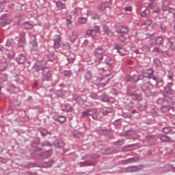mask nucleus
Segmentation results:
<instances>
[{
  "label": "nucleus",
  "mask_w": 175,
  "mask_h": 175,
  "mask_svg": "<svg viewBox=\"0 0 175 175\" xmlns=\"http://www.w3.org/2000/svg\"><path fill=\"white\" fill-rule=\"evenodd\" d=\"M105 53L106 50L102 46L96 48L93 51L94 57L98 59L99 62H103V57H105Z\"/></svg>",
  "instance_id": "1"
},
{
  "label": "nucleus",
  "mask_w": 175,
  "mask_h": 175,
  "mask_svg": "<svg viewBox=\"0 0 175 175\" xmlns=\"http://www.w3.org/2000/svg\"><path fill=\"white\" fill-rule=\"evenodd\" d=\"M163 43V38L161 36H158L157 38H152L149 40V46L150 47H154L155 46H161Z\"/></svg>",
  "instance_id": "2"
},
{
  "label": "nucleus",
  "mask_w": 175,
  "mask_h": 175,
  "mask_svg": "<svg viewBox=\"0 0 175 175\" xmlns=\"http://www.w3.org/2000/svg\"><path fill=\"white\" fill-rule=\"evenodd\" d=\"M110 80H111V75H106L103 77L101 79H98L97 80V83H98L100 85H106Z\"/></svg>",
  "instance_id": "3"
},
{
  "label": "nucleus",
  "mask_w": 175,
  "mask_h": 175,
  "mask_svg": "<svg viewBox=\"0 0 175 175\" xmlns=\"http://www.w3.org/2000/svg\"><path fill=\"white\" fill-rule=\"evenodd\" d=\"M42 75L45 77L44 81H49L51 79V70L49 68H44L42 70Z\"/></svg>",
  "instance_id": "4"
},
{
  "label": "nucleus",
  "mask_w": 175,
  "mask_h": 175,
  "mask_svg": "<svg viewBox=\"0 0 175 175\" xmlns=\"http://www.w3.org/2000/svg\"><path fill=\"white\" fill-rule=\"evenodd\" d=\"M101 64H106V65H113L114 64V60L109 56L105 55L103 57V62Z\"/></svg>",
  "instance_id": "5"
},
{
  "label": "nucleus",
  "mask_w": 175,
  "mask_h": 175,
  "mask_svg": "<svg viewBox=\"0 0 175 175\" xmlns=\"http://www.w3.org/2000/svg\"><path fill=\"white\" fill-rule=\"evenodd\" d=\"M53 42L55 49H59V46H61L59 44V42H61V36L58 35L55 36L53 38Z\"/></svg>",
  "instance_id": "6"
},
{
  "label": "nucleus",
  "mask_w": 175,
  "mask_h": 175,
  "mask_svg": "<svg viewBox=\"0 0 175 175\" xmlns=\"http://www.w3.org/2000/svg\"><path fill=\"white\" fill-rule=\"evenodd\" d=\"M70 40L72 42V43H75L76 40H77V38H79V33H77V31H72L71 34L69 36Z\"/></svg>",
  "instance_id": "7"
},
{
  "label": "nucleus",
  "mask_w": 175,
  "mask_h": 175,
  "mask_svg": "<svg viewBox=\"0 0 175 175\" xmlns=\"http://www.w3.org/2000/svg\"><path fill=\"white\" fill-rule=\"evenodd\" d=\"M16 61L18 63L23 64L27 61V57L23 55H18L16 57Z\"/></svg>",
  "instance_id": "8"
},
{
  "label": "nucleus",
  "mask_w": 175,
  "mask_h": 175,
  "mask_svg": "<svg viewBox=\"0 0 175 175\" xmlns=\"http://www.w3.org/2000/svg\"><path fill=\"white\" fill-rule=\"evenodd\" d=\"M103 31L105 32L108 36H114V32L111 31L110 29H109V27L107 25H104L103 26Z\"/></svg>",
  "instance_id": "9"
},
{
  "label": "nucleus",
  "mask_w": 175,
  "mask_h": 175,
  "mask_svg": "<svg viewBox=\"0 0 175 175\" xmlns=\"http://www.w3.org/2000/svg\"><path fill=\"white\" fill-rule=\"evenodd\" d=\"M62 109L64 111H72L73 110V108H72L70 104L62 105Z\"/></svg>",
  "instance_id": "10"
},
{
  "label": "nucleus",
  "mask_w": 175,
  "mask_h": 175,
  "mask_svg": "<svg viewBox=\"0 0 175 175\" xmlns=\"http://www.w3.org/2000/svg\"><path fill=\"white\" fill-rule=\"evenodd\" d=\"M116 32L118 33H125V32H128V29L124 26H120L116 29Z\"/></svg>",
  "instance_id": "11"
},
{
  "label": "nucleus",
  "mask_w": 175,
  "mask_h": 175,
  "mask_svg": "<svg viewBox=\"0 0 175 175\" xmlns=\"http://www.w3.org/2000/svg\"><path fill=\"white\" fill-rule=\"evenodd\" d=\"M159 139L161 140V142H170L171 143H173L174 142L170 137L166 135H161Z\"/></svg>",
  "instance_id": "12"
},
{
  "label": "nucleus",
  "mask_w": 175,
  "mask_h": 175,
  "mask_svg": "<svg viewBox=\"0 0 175 175\" xmlns=\"http://www.w3.org/2000/svg\"><path fill=\"white\" fill-rule=\"evenodd\" d=\"M9 90L13 94H18V92L20 91V88L14 86V85L10 86Z\"/></svg>",
  "instance_id": "13"
},
{
  "label": "nucleus",
  "mask_w": 175,
  "mask_h": 175,
  "mask_svg": "<svg viewBox=\"0 0 175 175\" xmlns=\"http://www.w3.org/2000/svg\"><path fill=\"white\" fill-rule=\"evenodd\" d=\"M143 76L138 77L137 75H134L130 79V81L131 83H136L137 81H139V80H142Z\"/></svg>",
  "instance_id": "14"
},
{
  "label": "nucleus",
  "mask_w": 175,
  "mask_h": 175,
  "mask_svg": "<svg viewBox=\"0 0 175 175\" xmlns=\"http://www.w3.org/2000/svg\"><path fill=\"white\" fill-rule=\"evenodd\" d=\"M150 83H151L152 85L158 86V84L162 83V81H157L155 77H153L150 79Z\"/></svg>",
  "instance_id": "15"
},
{
  "label": "nucleus",
  "mask_w": 175,
  "mask_h": 175,
  "mask_svg": "<svg viewBox=\"0 0 175 175\" xmlns=\"http://www.w3.org/2000/svg\"><path fill=\"white\" fill-rule=\"evenodd\" d=\"M87 35H92L93 38H96V31L94 29H88L86 31Z\"/></svg>",
  "instance_id": "16"
},
{
  "label": "nucleus",
  "mask_w": 175,
  "mask_h": 175,
  "mask_svg": "<svg viewBox=\"0 0 175 175\" xmlns=\"http://www.w3.org/2000/svg\"><path fill=\"white\" fill-rule=\"evenodd\" d=\"M56 5L58 9H59L60 10H62L63 9H66V5H65V3H63L61 1H57L56 3Z\"/></svg>",
  "instance_id": "17"
},
{
  "label": "nucleus",
  "mask_w": 175,
  "mask_h": 175,
  "mask_svg": "<svg viewBox=\"0 0 175 175\" xmlns=\"http://www.w3.org/2000/svg\"><path fill=\"white\" fill-rule=\"evenodd\" d=\"M22 38L18 40V45L23 46L25 43V33H22Z\"/></svg>",
  "instance_id": "18"
},
{
  "label": "nucleus",
  "mask_w": 175,
  "mask_h": 175,
  "mask_svg": "<svg viewBox=\"0 0 175 175\" xmlns=\"http://www.w3.org/2000/svg\"><path fill=\"white\" fill-rule=\"evenodd\" d=\"M31 39V44L34 46V49H38V43H36V36H33Z\"/></svg>",
  "instance_id": "19"
},
{
  "label": "nucleus",
  "mask_w": 175,
  "mask_h": 175,
  "mask_svg": "<svg viewBox=\"0 0 175 175\" xmlns=\"http://www.w3.org/2000/svg\"><path fill=\"white\" fill-rule=\"evenodd\" d=\"M116 49L120 55H125L126 54V51L124 48H116Z\"/></svg>",
  "instance_id": "20"
},
{
  "label": "nucleus",
  "mask_w": 175,
  "mask_h": 175,
  "mask_svg": "<svg viewBox=\"0 0 175 175\" xmlns=\"http://www.w3.org/2000/svg\"><path fill=\"white\" fill-rule=\"evenodd\" d=\"M72 16H68L66 21H67V27L68 28H72Z\"/></svg>",
  "instance_id": "21"
},
{
  "label": "nucleus",
  "mask_w": 175,
  "mask_h": 175,
  "mask_svg": "<svg viewBox=\"0 0 175 175\" xmlns=\"http://www.w3.org/2000/svg\"><path fill=\"white\" fill-rule=\"evenodd\" d=\"M107 8V6H106V4H101L98 6V10H99L100 12H105Z\"/></svg>",
  "instance_id": "22"
},
{
  "label": "nucleus",
  "mask_w": 175,
  "mask_h": 175,
  "mask_svg": "<svg viewBox=\"0 0 175 175\" xmlns=\"http://www.w3.org/2000/svg\"><path fill=\"white\" fill-rule=\"evenodd\" d=\"M71 47L70 43L68 42H65L63 43V48L65 50H69Z\"/></svg>",
  "instance_id": "23"
},
{
  "label": "nucleus",
  "mask_w": 175,
  "mask_h": 175,
  "mask_svg": "<svg viewBox=\"0 0 175 175\" xmlns=\"http://www.w3.org/2000/svg\"><path fill=\"white\" fill-rule=\"evenodd\" d=\"M57 121L59 122H61L62 124H64V122H65L66 121V117H65L64 116H60L57 118Z\"/></svg>",
  "instance_id": "24"
},
{
  "label": "nucleus",
  "mask_w": 175,
  "mask_h": 175,
  "mask_svg": "<svg viewBox=\"0 0 175 175\" xmlns=\"http://www.w3.org/2000/svg\"><path fill=\"white\" fill-rule=\"evenodd\" d=\"M163 133H170L172 132V128L170 127H164L162 130Z\"/></svg>",
  "instance_id": "25"
},
{
  "label": "nucleus",
  "mask_w": 175,
  "mask_h": 175,
  "mask_svg": "<svg viewBox=\"0 0 175 175\" xmlns=\"http://www.w3.org/2000/svg\"><path fill=\"white\" fill-rule=\"evenodd\" d=\"M151 24H152V21L150 19H146L143 22V25H146L147 27H149Z\"/></svg>",
  "instance_id": "26"
},
{
  "label": "nucleus",
  "mask_w": 175,
  "mask_h": 175,
  "mask_svg": "<svg viewBox=\"0 0 175 175\" xmlns=\"http://www.w3.org/2000/svg\"><path fill=\"white\" fill-rule=\"evenodd\" d=\"M150 85L151 84H150V83H146L142 86V90L146 91V90H148V88H150Z\"/></svg>",
  "instance_id": "27"
},
{
  "label": "nucleus",
  "mask_w": 175,
  "mask_h": 175,
  "mask_svg": "<svg viewBox=\"0 0 175 175\" xmlns=\"http://www.w3.org/2000/svg\"><path fill=\"white\" fill-rule=\"evenodd\" d=\"M10 23H12V19H8L5 22L0 23V27H5L6 24H10Z\"/></svg>",
  "instance_id": "28"
},
{
  "label": "nucleus",
  "mask_w": 175,
  "mask_h": 175,
  "mask_svg": "<svg viewBox=\"0 0 175 175\" xmlns=\"http://www.w3.org/2000/svg\"><path fill=\"white\" fill-rule=\"evenodd\" d=\"M92 77V75L90 72H88L85 74V78L86 79V80H91Z\"/></svg>",
  "instance_id": "29"
},
{
  "label": "nucleus",
  "mask_w": 175,
  "mask_h": 175,
  "mask_svg": "<svg viewBox=\"0 0 175 175\" xmlns=\"http://www.w3.org/2000/svg\"><path fill=\"white\" fill-rule=\"evenodd\" d=\"M78 21L80 24H85L87 23V18H79Z\"/></svg>",
  "instance_id": "30"
},
{
  "label": "nucleus",
  "mask_w": 175,
  "mask_h": 175,
  "mask_svg": "<svg viewBox=\"0 0 175 175\" xmlns=\"http://www.w3.org/2000/svg\"><path fill=\"white\" fill-rule=\"evenodd\" d=\"M129 172H139V168L137 166H133L129 168Z\"/></svg>",
  "instance_id": "31"
},
{
  "label": "nucleus",
  "mask_w": 175,
  "mask_h": 175,
  "mask_svg": "<svg viewBox=\"0 0 175 175\" xmlns=\"http://www.w3.org/2000/svg\"><path fill=\"white\" fill-rule=\"evenodd\" d=\"M99 116V112L95 111L94 114L92 115L93 120H98V117Z\"/></svg>",
  "instance_id": "32"
},
{
  "label": "nucleus",
  "mask_w": 175,
  "mask_h": 175,
  "mask_svg": "<svg viewBox=\"0 0 175 175\" xmlns=\"http://www.w3.org/2000/svg\"><path fill=\"white\" fill-rule=\"evenodd\" d=\"M64 76L66 77H70L72 76V72L70 71H64Z\"/></svg>",
  "instance_id": "33"
},
{
  "label": "nucleus",
  "mask_w": 175,
  "mask_h": 175,
  "mask_svg": "<svg viewBox=\"0 0 175 175\" xmlns=\"http://www.w3.org/2000/svg\"><path fill=\"white\" fill-rule=\"evenodd\" d=\"M42 136H46L47 135V130L42 129L40 130Z\"/></svg>",
  "instance_id": "34"
},
{
  "label": "nucleus",
  "mask_w": 175,
  "mask_h": 175,
  "mask_svg": "<svg viewBox=\"0 0 175 175\" xmlns=\"http://www.w3.org/2000/svg\"><path fill=\"white\" fill-rule=\"evenodd\" d=\"M24 25H25L26 29H31V28H33V25H29V23H25Z\"/></svg>",
  "instance_id": "35"
},
{
  "label": "nucleus",
  "mask_w": 175,
  "mask_h": 175,
  "mask_svg": "<svg viewBox=\"0 0 175 175\" xmlns=\"http://www.w3.org/2000/svg\"><path fill=\"white\" fill-rule=\"evenodd\" d=\"M126 39V38L125 37V35H124V34L120 35L119 37V40L120 42H125Z\"/></svg>",
  "instance_id": "36"
},
{
  "label": "nucleus",
  "mask_w": 175,
  "mask_h": 175,
  "mask_svg": "<svg viewBox=\"0 0 175 175\" xmlns=\"http://www.w3.org/2000/svg\"><path fill=\"white\" fill-rule=\"evenodd\" d=\"M151 47H149L148 46H144L142 47V50L145 52L147 53V51H150Z\"/></svg>",
  "instance_id": "37"
},
{
  "label": "nucleus",
  "mask_w": 175,
  "mask_h": 175,
  "mask_svg": "<svg viewBox=\"0 0 175 175\" xmlns=\"http://www.w3.org/2000/svg\"><path fill=\"white\" fill-rule=\"evenodd\" d=\"M148 13H150V11L148 9H146L142 14V17L147 16V14H148Z\"/></svg>",
  "instance_id": "38"
},
{
  "label": "nucleus",
  "mask_w": 175,
  "mask_h": 175,
  "mask_svg": "<svg viewBox=\"0 0 175 175\" xmlns=\"http://www.w3.org/2000/svg\"><path fill=\"white\" fill-rule=\"evenodd\" d=\"M90 98L92 99H99V96H97L96 94L94 93L90 95Z\"/></svg>",
  "instance_id": "39"
},
{
  "label": "nucleus",
  "mask_w": 175,
  "mask_h": 175,
  "mask_svg": "<svg viewBox=\"0 0 175 175\" xmlns=\"http://www.w3.org/2000/svg\"><path fill=\"white\" fill-rule=\"evenodd\" d=\"M109 113H111V109H106L103 111V116H107Z\"/></svg>",
  "instance_id": "40"
},
{
  "label": "nucleus",
  "mask_w": 175,
  "mask_h": 175,
  "mask_svg": "<svg viewBox=\"0 0 175 175\" xmlns=\"http://www.w3.org/2000/svg\"><path fill=\"white\" fill-rule=\"evenodd\" d=\"M173 76L174 74L172 71H168V79H170V80H172V79H173Z\"/></svg>",
  "instance_id": "41"
},
{
  "label": "nucleus",
  "mask_w": 175,
  "mask_h": 175,
  "mask_svg": "<svg viewBox=\"0 0 175 175\" xmlns=\"http://www.w3.org/2000/svg\"><path fill=\"white\" fill-rule=\"evenodd\" d=\"M8 58H13L14 57V52L11 51L10 53L8 54Z\"/></svg>",
  "instance_id": "42"
},
{
  "label": "nucleus",
  "mask_w": 175,
  "mask_h": 175,
  "mask_svg": "<svg viewBox=\"0 0 175 175\" xmlns=\"http://www.w3.org/2000/svg\"><path fill=\"white\" fill-rule=\"evenodd\" d=\"M68 62H69L70 64H73V62H75V57H73V58H72V57H68Z\"/></svg>",
  "instance_id": "43"
},
{
  "label": "nucleus",
  "mask_w": 175,
  "mask_h": 175,
  "mask_svg": "<svg viewBox=\"0 0 175 175\" xmlns=\"http://www.w3.org/2000/svg\"><path fill=\"white\" fill-rule=\"evenodd\" d=\"M6 46H8V47H12L13 45L12 44V41L8 40L6 43Z\"/></svg>",
  "instance_id": "44"
},
{
  "label": "nucleus",
  "mask_w": 175,
  "mask_h": 175,
  "mask_svg": "<svg viewBox=\"0 0 175 175\" xmlns=\"http://www.w3.org/2000/svg\"><path fill=\"white\" fill-rule=\"evenodd\" d=\"M6 46H8V47H12L13 45L12 44V41L8 40L6 43Z\"/></svg>",
  "instance_id": "45"
},
{
  "label": "nucleus",
  "mask_w": 175,
  "mask_h": 175,
  "mask_svg": "<svg viewBox=\"0 0 175 175\" xmlns=\"http://www.w3.org/2000/svg\"><path fill=\"white\" fill-rule=\"evenodd\" d=\"M6 81V78L0 77V84H3Z\"/></svg>",
  "instance_id": "46"
},
{
  "label": "nucleus",
  "mask_w": 175,
  "mask_h": 175,
  "mask_svg": "<svg viewBox=\"0 0 175 175\" xmlns=\"http://www.w3.org/2000/svg\"><path fill=\"white\" fill-rule=\"evenodd\" d=\"M124 140L122 141H118V142L116 143V146H122V144H124Z\"/></svg>",
  "instance_id": "47"
},
{
  "label": "nucleus",
  "mask_w": 175,
  "mask_h": 175,
  "mask_svg": "<svg viewBox=\"0 0 175 175\" xmlns=\"http://www.w3.org/2000/svg\"><path fill=\"white\" fill-rule=\"evenodd\" d=\"M152 51L153 53H159V51H161V49H159V48L158 47H155Z\"/></svg>",
  "instance_id": "48"
},
{
  "label": "nucleus",
  "mask_w": 175,
  "mask_h": 175,
  "mask_svg": "<svg viewBox=\"0 0 175 175\" xmlns=\"http://www.w3.org/2000/svg\"><path fill=\"white\" fill-rule=\"evenodd\" d=\"M94 31H96V32H100V27L99 26H95Z\"/></svg>",
  "instance_id": "49"
},
{
  "label": "nucleus",
  "mask_w": 175,
  "mask_h": 175,
  "mask_svg": "<svg viewBox=\"0 0 175 175\" xmlns=\"http://www.w3.org/2000/svg\"><path fill=\"white\" fill-rule=\"evenodd\" d=\"M90 43V41L87 39H85L83 42V46H88V44Z\"/></svg>",
  "instance_id": "50"
},
{
  "label": "nucleus",
  "mask_w": 175,
  "mask_h": 175,
  "mask_svg": "<svg viewBox=\"0 0 175 175\" xmlns=\"http://www.w3.org/2000/svg\"><path fill=\"white\" fill-rule=\"evenodd\" d=\"M83 116H90V112L88 111H85L83 112V114H82Z\"/></svg>",
  "instance_id": "51"
},
{
  "label": "nucleus",
  "mask_w": 175,
  "mask_h": 175,
  "mask_svg": "<svg viewBox=\"0 0 175 175\" xmlns=\"http://www.w3.org/2000/svg\"><path fill=\"white\" fill-rule=\"evenodd\" d=\"M135 99L136 100H140L142 99V96L141 95L135 96Z\"/></svg>",
  "instance_id": "52"
},
{
  "label": "nucleus",
  "mask_w": 175,
  "mask_h": 175,
  "mask_svg": "<svg viewBox=\"0 0 175 175\" xmlns=\"http://www.w3.org/2000/svg\"><path fill=\"white\" fill-rule=\"evenodd\" d=\"M126 12H132V8L131 7H127L125 8Z\"/></svg>",
  "instance_id": "53"
},
{
  "label": "nucleus",
  "mask_w": 175,
  "mask_h": 175,
  "mask_svg": "<svg viewBox=\"0 0 175 175\" xmlns=\"http://www.w3.org/2000/svg\"><path fill=\"white\" fill-rule=\"evenodd\" d=\"M126 163H130V162H133V159H129L125 161Z\"/></svg>",
  "instance_id": "54"
},
{
  "label": "nucleus",
  "mask_w": 175,
  "mask_h": 175,
  "mask_svg": "<svg viewBox=\"0 0 175 175\" xmlns=\"http://www.w3.org/2000/svg\"><path fill=\"white\" fill-rule=\"evenodd\" d=\"M148 72H147L148 73V75H152V73H154V71L151 69L148 70Z\"/></svg>",
  "instance_id": "55"
},
{
  "label": "nucleus",
  "mask_w": 175,
  "mask_h": 175,
  "mask_svg": "<svg viewBox=\"0 0 175 175\" xmlns=\"http://www.w3.org/2000/svg\"><path fill=\"white\" fill-rule=\"evenodd\" d=\"M159 12H161V10L159 9H157L155 11H153L152 13H159Z\"/></svg>",
  "instance_id": "56"
},
{
  "label": "nucleus",
  "mask_w": 175,
  "mask_h": 175,
  "mask_svg": "<svg viewBox=\"0 0 175 175\" xmlns=\"http://www.w3.org/2000/svg\"><path fill=\"white\" fill-rule=\"evenodd\" d=\"M3 50H5V48L2 45H0V51H3Z\"/></svg>",
  "instance_id": "57"
},
{
  "label": "nucleus",
  "mask_w": 175,
  "mask_h": 175,
  "mask_svg": "<svg viewBox=\"0 0 175 175\" xmlns=\"http://www.w3.org/2000/svg\"><path fill=\"white\" fill-rule=\"evenodd\" d=\"M161 29H162V31L166 30V27H163V26H161Z\"/></svg>",
  "instance_id": "58"
},
{
  "label": "nucleus",
  "mask_w": 175,
  "mask_h": 175,
  "mask_svg": "<svg viewBox=\"0 0 175 175\" xmlns=\"http://www.w3.org/2000/svg\"><path fill=\"white\" fill-rule=\"evenodd\" d=\"M152 6H154L152 4H150V5H148V8H150V9H152Z\"/></svg>",
  "instance_id": "59"
},
{
  "label": "nucleus",
  "mask_w": 175,
  "mask_h": 175,
  "mask_svg": "<svg viewBox=\"0 0 175 175\" xmlns=\"http://www.w3.org/2000/svg\"><path fill=\"white\" fill-rule=\"evenodd\" d=\"M5 1H6V0H0V3H5Z\"/></svg>",
  "instance_id": "60"
},
{
  "label": "nucleus",
  "mask_w": 175,
  "mask_h": 175,
  "mask_svg": "<svg viewBox=\"0 0 175 175\" xmlns=\"http://www.w3.org/2000/svg\"><path fill=\"white\" fill-rule=\"evenodd\" d=\"M42 154V152L40 151V149H38V155H40Z\"/></svg>",
  "instance_id": "61"
},
{
  "label": "nucleus",
  "mask_w": 175,
  "mask_h": 175,
  "mask_svg": "<svg viewBox=\"0 0 175 175\" xmlns=\"http://www.w3.org/2000/svg\"><path fill=\"white\" fill-rule=\"evenodd\" d=\"M154 62H159V59H154Z\"/></svg>",
  "instance_id": "62"
},
{
  "label": "nucleus",
  "mask_w": 175,
  "mask_h": 175,
  "mask_svg": "<svg viewBox=\"0 0 175 175\" xmlns=\"http://www.w3.org/2000/svg\"><path fill=\"white\" fill-rule=\"evenodd\" d=\"M100 70H101L102 72H105V68H101L100 69Z\"/></svg>",
  "instance_id": "63"
},
{
  "label": "nucleus",
  "mask_w": 175,
  "mask_h": 175,
  "mask_svg": "<svg viewBox=\"0 0 175 175\" xmlns=\"http://www.w3.org/2000/svg\"><path fill=\"white\" fill-rule=\"evenodd\" d=\"M136 54H139V50H135Z\"/></svg>",
  "instance_id": "64"
}]
</instances>
